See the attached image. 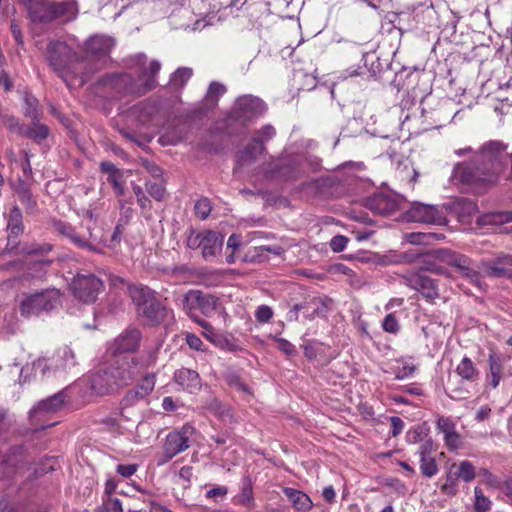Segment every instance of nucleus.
Wrapping results in <instances>:
<instances>
[{
    "mask_svg": "<svg viewBox=\"0 0 512 512\" xmlns=\"http://www.w3.org/2000/svg\"><path fill=\"white\" fill-rule=\"evenodd\" d=\"M265 111L266 105L261 99L247 95L237 99L231 118L243 126H248Z\"/></svg>",
    "mask_w": 512,
    "mask_h": 512,
    "instance_id": "nucleus-10",
    "label": "nucleus"
},
{
    "mask_svg": "<svg viewBox=\"0 0 512 512\" xmlns=\"http://www.w3.org/2000/svg\"><path fill=\"white\" fill-rule=\"evenodd\" d=\"M445 445L451 451L457 450L462 446V438L455 430L444 436Z\"/></svg>",
    "mask_w": 512,
    "mask_h": 512,
    "instance_id": "nucleus-52",
    "label": "nucleus"
},
{
    "mask_svg": "<svg viewBox=\"0 0 512 512\" xmlns=\"http://www.w3.org/2000/svg\"><path fill=\"white\" fill-rule=\"evenodd\" d=\"M436 427L444 436L456 429L454 421L444 416L438 418Z\"/></svg>",
    "mask_w": 512,
    "mask_h": 512,
    "instance_id": "nucleus-57",
    "label": "nucleus"
},
{
    "mask_svg": "<svg viewBox=\"0 0 512 512\" xmlns=\"http://www.w3.org/2000/svg\"><path fill=\"white\" fill-rule=\"evenodd\" d=\"M52 250V246L48 243L32 244L23 248V252L28 255H44Z\"/></svg>",
    "mask_w": 512,
    "mask_h": 512,
    "instance_id": "nucleus-59",
    "label": "nucleus"
},
{
    "mask_svg": "<svg viewBox=\"0 0 512 512\" xmlns=\"http://www.w3.org/2000/svg\"><path fill=\"white\" fill-rule=\"evenodd\" d=\"M401 278L406 286L420 292L425 298L439 297L438 283L435 279L414 271L403 274Z\"/></svg>",
    "mask_w": 512,
    "mask_h": 512,
    "instance_id": "nucleus-17",
    "label": "nucleus"
},
{
    "mask_svg": "<svg viewBox=\"0 0 512 512\" xmlns=\"http://www.w3.org/2000/svg\"><path fill=\"white\" fill-rule=\"evenodd\" d=\"M436 446L431 439L425 440L419 447L417 453L420 457H434Z\"/></svg>",
    "mask_w": 512,
    "mask_h": 512,
    "instance_id": "nucleus-60",
    "label": "nucleus"
},
{
    "mask_svg": "<svg viewBox=\"0 0 512 512\" xmlns=\"http://www.w3.org/2000/svg\"><path fill=\"white\" fill-rule=\"evenodd\" d=\"M206 409L221 419L230 416L229 409L217 399L210 400L206 404Z\"/></svg>",
    "mask_w": 512,
    "mask_h": 512,
    "instance_id": "nucleus-43",
    "label": "nucleus"
},
{
    "mask_svg": "<svg viewBox=\"0 0 512 512\" xmlns=\"http://www.w3.org/2000/svg\"><path fill=\"white\" fill-rule=\"evenodd\" d=\"M103 288V282L91 273H78L70 283L73 295L83 303H92Z\"/></svg>",
    "mask_w": 512,
    "mask_h": 512,
    "instance_id": "nucleus-9",
    "label": "nucleus"
},
{
    "mask_svg": "<svg viewBox=\"0 0 512 512\" xmlns=\"http://www.w3.org/2000/svg\"><path fill=\"white\" fill-rule=\"evenodd\" d=\"M155 360V352H151L145 360H141L137 357L124 356L109 365L111 378L116 390L118 391L129 385L145 368L154 364Z\"/></svg>",
    "mask_w": 512,
    "mask_h": 512,
    "instance_id": "nucleus-3",
    "label": "nucleus"
},
{
    "mask_svg": "<svg viewBox=\"0 0 512 512\" xmlns=\"http://www.w3.org/2000/svg\"><path fill=\"white\" fill-rule=\"evenodd\" d=\"M194 432L193 426L185 424L179 430L168 433L163 443L162 454L158 458V465L168 463L173 457L187 450Z\"/></svg>",
    "mask_w": 512,
    "mask_h": 512,
    "instance_id": "nucleus-8",
    "label": "nucleus"
},
{
    "mask_svg": "<svg viewBox=\"0 0 512 512\" xmlns=\"http://www.w3.org/2000/svg\"><path fill=\"white\" fill-rule=\"evenodd\" d=\"M444 260H446L447 265L455 267L459 274L475 287L480 290L486 289V284L483 282V278L485 277L483 270L472 267L471 260L467 256L454 252V256L449 255Z\"/></svg>",
    "mask_w": 512,
    "mask_h": 512,
    "instance_id": "nucleus-15",
    "label": "nucleus"
},
{
    "mask_svg": "<svg viewBox=\"0 0 512 512\" xmlns=\"http://www.w3.org/2000/svg\"><path fill=\"white\" fill-rule=\"evenodd\" d=\"M46 58L52 69L60 76L66 73L77 74V65L83 61L66 43L60 41L49 42Z\"/></svg>",
    "mask_w": 512,
    "mask_h": 512,
    "instance_id": "nucleus-5",
    "label": "nucleus"
},
{
    "mask_svg": "<svg viewBox=\"0 0 512 512\" xmlns=\"http://www.w3.org/2000/svg\"><path fill=\"white\" fill-rule=\"evenodd\" d=\"M138 314L146 319L147 324L158 325L167 318L169 311L161 302L154 298V300L144 306Z\"/></svg>",
    "mask_w": 512,
    "mask_h": 512,
    "instance_id": "nucleus-27",
    "label": "nucleus"
},
{
    "mask_svg": "<svg viewBox=\"0 0 512 512\" xmlns=\"http://www.w3.org/2000/svg\"><path fill=\"white\" fill-rule=\"evenodd\" d=\"M331 300L328 298H317L314 297L311 299L312 308L315 311V317L325 316L328 311V303Z\"/></svg>",
    "mask_w": 512,
    "mask_h": 512,
    "instance_id": "nucleus-49",
    "label": "nucleus"
},
{
    "mask_svg": "<svg viewBox=\"0 0 512 512\" xmlns=\"http://www.w3.org/2000/svg\"><path fill=\"white\" fill-rule=\"evenodd\" d=\"M174 381L183 390L189 393H195L201 388V379L195 370L181 368L174 373Z\"/></svg>",
    "mask_w": 512,
    "mask_h": 512,
    "instance_id": "nucleus-26",
    "label": "nucleus"
},
{
    "mask_svg": "<svg viewBox=\"0 0 512 512\" xmlns=\"http://www.w3.org/2000/svg\"><path fill=\"white\" fill-rule=\"evenodd\" d=\"M52 250V246L48 243L32 244L23 248V252L28 255H44Z\"/></svg>",
    "mask_w": 512,
    "mask_h": 512,
    "instance_id": "nucleus-58",
    "label": "nucleus"
},
{
    "mask_svg": "<svg viewBox=\"0 0 512 512\" xmlns=\"http://www.w3.org/2000/svg\"><path fill=\"white\" fill-rule=\"evenodd\" d=\"M122 179L123 173L121 170L112 175H109L107 178L108 182L112 184L114 191L118 196H123L125 193L124 182Z\"/></svg>",
    "mask_w": 512,
    "mask_h": 512,
    "instance_id": "nucleus-50",
    "label": "nucleus"
},
{
    "mask_svg": "<svg viewBox=\"0 0 512 512\" xmlns=\"http://www.w3.org/2000/svg\"><path fill=\"white\" fill-rule=\"evenodd\" d=\"M130 297L137 306V311H141L144 306L154 300V292L145 286H131L129 288Z\"/></svg>",
    "mask_w": 512,
    "mask_h": 512,
    "instance_id": "nucleus-33",
    "label": "nucleus"
},
{
    "mask_svg": "<svg viewBox=\"0 0 512 512\" xmlns=\"http://www.w3.org/2000/svg\"><path fill=\"white\" fill-rule=\"evenodd\" d=\"M506 163V145L497 140L489 141L475 153L472 162L455 166L452 180L478 190L496 182Z\"/></svg>",
    "mask_w": 512,
    "mask_h": 512,
    "instance_id": "nucleus-1",
    "label": "nucleus"
},
{
    "mask_svg": "<svg viewBox=\"0 0 512 512\" xmlns=\"http://www.w3.org/2000/svg\"><path fill=\"white\" fill-rule=\"evenodd\" d=\"M25 104V115L31 118L32 120H38L41 115V111L38 107L37 99H35L34 97L27 96L25 98Z\"/></svg>",
    "mask_w": 512,
    "mask_h": 512,
    "instance_id": "nucleus-47",
    "label": "nucleus"
},
{
    "mask_svg": "<svg viewBox=\"0 0 512 512\" xmlns=\"http://www.w3.org/2000/svg\"><path fill=\"white\" fill-rule=\"evenodd\" d=\"M88 237L80 235L72 226L71 232L66 237L71 244L79 249L88 250L94 253L103 254V250L99 248L100 244L108 245L104 238V234L95 222L86 226Z\"/></svg>",
    "mask_w": 512,
    "mask_h": 512,
    "instance_id": "nucleus-13",
    "label": "nucleus"
},
{
    "mask_svg": "<svg viewBox=\"0 0 512 512\" xmlns=\"http://www.w3.org/2000/svg\"><path fill=\"white\" fill-rule=\"evenodd\" d=\"M482 224H499L512 222V211L503 214H487L480 218Z\"/></svg>",
    "mask_w": 512,
    "mask_h": 512,
    "instance_id": "nucleus-45",
    "label": "nucleus"
},
{
    "mask_svg": "<svg viewBox=\"0 0 512 512\" xmlns=\"http://www.w3.org/2000/svg\"><path fill=\"white\" fill-rule=\"evenodd\" d=\"M65 395L63 392L54 394L40 401L30 412L31 415L54 413L63 407Z\"/></svg>",
    "mask_w": 512,
    "mask_h": 512,
    "instance_id": "nucleus-30",
    "label": "nucleus"
},
{
    "mask_svg": "<svg viewBox=\"0 0 512 512\" xmlns=\"http://www.w3.org/2000/svg\"><path fill=\"white\" fill-rule=\"evenodd\" d=\"M22 136L31 138L35 141H42L48 136V128L43 124L33 123L31 126H25L22 130Z\"/></svg>",
    "mask_w": 512,
    "mask_h": 512,
    "instance_id": "nucleus-39",
    "label": "nucleus"
},
{
    "mask_svg": "<svg viewBox=\"0 0 512 512\" xmlns=\"http://www.w3.org/2000/svg\"><path fill=\"white\" fill-rule=\"evenodd\" d=\"M155 387V374L147 373L134 389L129 390L123 400L124 406H133L137 402L145 399Z\"/></svg>",
    "mask_w": 512,
    "mask_h": 512,
    "instance_id": "nucleus-21",
    "label": "nucleus"
},
{
    "mask_svg": "<svg viewBox=\"0 0 512 512\" xmlns=\"http://www.w3.org/2000/svg\"><path fill=\"white\" fill-rule=\"evenodd\" d=\"M283 492L296 510L309 512L312 509L313 502L306 493L290 487L284 488Z\"/></svg>",
    "mask_w": 512,
    "mask_h": 512,
    "instance_id": "nucleus-31",
    "label": "nucleus"
},
{
    "mask_svg": "<svg viewBox=\"0 0 512 512\" xmlns=\"http://www.w3.org/2000/svg\"><path fill=\"white\" fill-rule=\"evenodd\" d=\"M16 195L20 203L24 206L25 212L28 215H34L38 213V204L33 197L30 188L21 183L16 189Z\"/></svg>",
    "mask_w": 512,
    "mask_h": 512,
    "instance_id": "nucleus-34",
    "label": "nucleus"
},
{
    "mask_svg": "<svg viewBox=\"0 0 512 512\" xmlns=\"http://www.w3.org/2000/svg\"><path fill=\"white\" fill-rule=\"evenodd\" d=\"M132 190L137 198V202L141 209L149 211L151 208V201L149 198L145 195L142 187L139 185H132Z\"/></svg>",
    "mask_w": 512,
    "mask_h": 512,
    "instance_id": "nucleus-54",
    "label": "nucleus"
},
{
    "mask_svg": "<svg viewBox=\"0 0 512 512\" xmlns=\"http://www.w3.org/2000/svg\"><path fill=\"white\" fill-rule=\"evenodd\" d=\"M52 227H53L54 232H56L57 234H59L60 236H62L65 239L69 235V232H71V229H72L71 224L61 221V220L53 221Z\"/></svg>",
    "mask_w": 512,
    "mask_h": 512,
    "instance_id": "nucleus-61",
    "label": "nucleus"
},
{
    "mask_svg": "<svg viewBox=\"0 0 512 512\" xmlns=\"http://www.w3.org/2000/svg\"><path fill=\"white\" fill-rule=\"evenodd\" d=\"M492 506L491 500L486 497L482 489L478 486L474 488V511L488 512Z\"/></svg>",
    "mask_w": 512,
    "mask_h": 512,
    "instance_id": "nucleus-40",
    "label": "nucleus"
},
{
    "mask_svg": "<svg viewBox=\"0 0 512 512\" xmlns=\"http://www.w3.org/2000/svg\"><path fill=\"white\" fill-rule=\"evenodd\" d=\"M348 238L343 235H336L330 241V248L333 252H341L345 249Z\"/></svg>",
    "mask_w": 512,
    "mask_h": 512,
    "instance_id": "nucleus-62",
    "label": "nucleus"
},
{
    "mask_svg": "<svg viewBox=\"0 0 512 512\" xmlns=\"http://www.w3.org/2000/svg\"><path fill=\"white\" fill-rule=\"evenodd\" d=\"M382 328L385 332L396 334L399 329V322L394 313H389L382 321Z\"/></svg>",
    "mask_w": 512,
    "mask_h": 512,
    "instance_id": "nucleus-53",
    "label": "nucleus"
},
{
    "mask_svg": "<svg viewBox=\"0 0 512 512\" xmlns=\"http://www.w3.org/2000/svg\"><path fill=\"white\" fill-rule=\"evenodd\" d=\"M8 242H16L24 233L23 214L18 205H13L6 214Z\"/></svg>",
    "mask_w": 512,
    "mask_h": 512,
    "instance_id": "nucleus-25",
    "label": "nucleus"
},
{
    "mask_svg": "<svg viewBox=\"0 0 512 512\" xmlns=\"http://www.w3.org/2000/svg\"><path fill=\"white\" fill-rule=\"evenodd\" d=\"M141 333L136 328H129L120 334L113 343L114 353L133 352L138 349Z\"/></svg>",
    "mask_w": 512,
    "mask_h": 512,
    "instance_id": "nucleus-23",
    "label": "nucleus"
},
{
    "mask_svg": "<svg viewBox=\"0 0 512 512\" xmlns=\"http://www.w3.org/2000/svg\"><path fill=\"white\" fill-rule=\"evenodd\" d=\"M302 168L297 157H282L272 160L265 168V175L269 178L291 180L302 175Z\"/></svg>",
    "mask_w": 512,
    "mask_h": 512,
    "instance_id": "nucleus-14",
    "label": "nucleus"
},
{
    "mask_svg": "<svg viewBox=\"0 0 512 512\" xmlns=\"http://www.w3.org/2000/svg\"><path fill=\"white\" fill-rule=\"evenodd\" d=\"M31 470V461L23 446H15L5 455H0V479L25 476Z\"/></svg>",
    "mask_w": 512,
    "mask_h": 512,
    "instance_id": "nucleus-6",
    "label": "nucleus"
},
{
    "mask_svg": "<svg viewBox=\"0 0 512 512\" xmlns=\"http://www.w3.org/2000/svg\"><path fill=\"white\" fill-rule=\"evenodd\" d=\"M370 207L379 214L390 215L397 210V202L385 195H378L370 202Z\"/></svg>",
    "mask_w": 512,
    "mask_h": 512,
    "instance_id": "nucleus-36",
    "label": "nucleus"
},
{
    "mask_svg": "<svg viewBox=\"0 0 512 512\" xmlns=\"http://www.w3.org/2000/svg\"><path fill=\"white\" fill-rule=\"evenodd\" d=\"M479 476L482 478V483L488 488L502 489L503 480H500L497 476L492 474L488 469H481Z\"/></svg>",
    "mask_w": 512,
    "mask_h": 512,
    "instance_id": "nucleus-44",
    "label": "nucleus"
},
{
    "mask_svg": "<svg viewBox=\"0 0 512 512\" xmlns=\"http://www.w3.org/2000/svg\"><path fill=\"white\" fill-rule=\"evenodd\" d=\"M457 480L455 474L450 470L446 477V482L442 485L441 490L447 495H455L457 493Z\"/></svg>",
    "mask_w": 512,
    "mask_h": 512,
    "instance_id": "nucleus-55",
    "label": "nucleus"
},
{
    "mask_svg": "<svg viewBox=\"0 0 512 512\" xmlns=\"http://www.w3.org/2000/svg\"><path fill=\"white\" fill-rule=\"evenodd\" d=\"M253 501V491L250 482L243 484L241 492L235 497V502L244 506H250Z\"/></svg>",
    "mask_w": 512,
    "mask_h": 512,
    "instance_id": "nucleus-46",
    "label": "nucleus"
},
{
    "mask_svg": "<svg viewBox=\"0 0 512 512\" xmlns=\"http://www.w3.org/2000/svg\"><path fill=\"white\" fill-rule=\"evenodd\" d=\"M276 134L272 125H265L260 128L247 147L240 152L237 159V166L244 167L257 160L259 155L265 151V143L271 140Z\"/></svg>",
    "mask_w": 512,
    "mask_h": 512,
    "instance_id": "nucleus-11",
    "label": "nucleus"
},
{
    "mask_svg": "<svg viewBox=\"0 0 512 512\" xmlns=\"http://www.w3.org/2000/svg\"><path fill=\"white\" fill-rule=\"evenodd\" d=\"M76 364L73 351L65 346L59 348L50 357L41 356L32 363L34 375L49 378L67 372Z\"/></svg>",
    "mask_w": 512,
    "mask_h": 512,
    "instance_id": "nucleus-4",
    "label": "nucleus"
},
{
    "mask_svg": "<svg viewBox=\"0 0 512 512\" xmlns=\"http://www.w3.org/2000/svg\"><path fill=\"white\" fill-rule=\"evenodd\" d=\"M420 470L428 478L435 476L439 471L435 457H420Z\"/></svg>",
    "mask_w": 512,
    "mask_h": 512,
    "instance_id": "nucleus-42",
    "label": "nucleus"
},
{
    "mask_svg": "<svg viewBox=\"0 0 512 512\" xmlns=\"http://www.w3.org/2000/svg\"><path fill=\"white\" fill-rule=\"evenodd\" d=\"M195 213L196 215L204 220L206 219L211 212V203L208 198H201L195 203Z\"/></svg>",
    "mask_w": 512,
    "mask_h": 512,
    "instance_id": "nucleus-51",
    "label": "nucleus"
},
{
    "mask_svg": "<svg viewBox=\"0 0 512 512\" xmlns=\"http://www.w3.org/2000/svg\"><path fill=\"white\" fill-rule=\"evenodd\" d=\"M449 255L454 256V252L446 249H436L426 254H420V270L447 276L448 272L441 264H446L444 259Z\"/></svg>",
    "mask_w": 512,
    "mask_h": 512,
    "instance_id": "nucleus-20",
    "label": "nucleus"
},
{
    "mask_svg": "<svg viewBox=\"0 0 512 512\" xmlns=\"http://www.w3.org/2000/svg\"><path fill=\"white\" fill-rule=\"evenodd\" d=\"M219 306V299L200 290H189L182 298L183 310L193 318L192 313L199 310L205 316L212 315Z\"/></svg>",
    "mask_w": 512,
    "mask_h": 512,
    "instance_id": "nucleus-12",
    "label": "nucleus"
},
{
    "mask_svg": "<svg viewBox=\"0 0 512 512\" xmlns=\"http://www.w3.org/2000/svg\"><path fill=\"white\" fill-rule=\"evenodd\" d=\"M451 213L462 223H469L470 219L477 213V204L470 199H456L450 206Z\"/></svg>",
    "mask_w": 512,
    "mask_h": 512,
    "instance_id": "nucleus-28",
    "label": "nucleus"
},
{
    "mask_svg": "<svg viewBox=\"0 0 512 512\" xmlns=\"http://www.w3.org/2000/svg\"><path fill=\"white\" fill-rule=\"evenodd\" d=\"M456 373L461 377V379L470 383L477 382L479 379L478 369L475 367L472 360L467 356L463 357L460 363L457 365Z\"/></svg>",
    "mask_w": 512,
    "mask_h": 512,
    "instance_id": "nucleus-35",
    "label": "nucleus"
},
{
    "mask_svg": "<svg viewBox=\"0 0 512 512\" xmlns=\"http://www.w3.org/2000/svg\"><path fill=\"white\" fill-rule=\"evenodd\" d=\"M453 469H455V472L453 473L456 478L461 479L466 483L473 481L476 477V469L470 461L463 460L458 465L453 464L451 466V470Z\"/></svg>",
    "mask_w": 512,
    "mask_h": 512,
    "instance_id": "nucleus-38",
    "label": "nucleus"
},
{
    "mask_svg": "<svg viewBox=\"0 0 512 512\" xmlns=\"http://www.w3.org/2000/svg\"><path fill=\"white\" fill-rule=\"evenodd\" d=\"M409 220L427 224L444 225L446 216L444 212L436 206L415 203L407 212Z\"/></svg>",
    "mask_w": 512,
    "mask_h": 512,
    "instance_id": "nucleus-18",
    "label": "nucleus"
},
{
    "mask_svg": "<svg viewBox=\"0 0 512 512\" xmlns=\"http://www.w3.org/2000/svg\"><path fill=\"white\" fill-rule=\"evenodd\" d=\"M147 192L157 201H161L165 196V187L162 182H146Z\"/></svg>",
    "mask_w": 512,
    "mask_h": 512,
    "instance_id": "nucleus-48",
    "label": "nucleus"
},
{
    "mask_svg": "<svg viewBox=\"0 0 512 512\" xmlns=\"http://www.w3.org/2000/svg\"><path fill=\"white\" fill-rule=\"evenodd\" d=\"M192 69L188 67L178 68L171 76L170 83L173 87L182 88L192 77Z\"/></svg>",
    "mask_w": 512,
    "mask_h": 512,
    "instance_id": "nucleus-41",
    "label": "nucleus"
},
{
    "mask_svg": "<svg viewBox=\"0 0 512 512\" xmlns=\"http://www.w3.org/2000/svg\"><path fill=\"white\" fill-rule=\"evenodd\" d=\"M138 78L135 80L129 74H112L99 78V86L108 87L117 92H125L135 95H144L156 86V75L161 69L157 60L149 61L145 54H136L131 57Z\"/></svg>",
    "mask_w": 512,
    "mask_h": 512,
    "instance_id": "nucleus-2",
    "label": "nucleus"
},
{
    "mask_svg": "<svg viewBox=\"0 0 512 512\" xmlns=\"http://www.w3.org/2000/svg\"><path fill=\"white\" fill-rule=\"evenodd\" d=\"M223 237L214 231L202 232V255L205 259L214 257L222 248Z\"/></svg>",
    "mask_w": 512,
    "mask_h": 512,
    "instance_id": "nucleus-29",
    "label": "nucleus"
},
{
    "mask_svg": "<svg viewBox=\"0 0 512 512\" xmlns=\"http://www.w3.org/2000/svg\"><path fill=\"white\" fill-rule=\"evenodd\" d=\"M227 493L228 489L226 486H216L207 491L206 497L213 499L214 501H218L219 499L224 498Z\"/></svg>",
    "mask_w": 512,
    "mask_h": 512,
    "instance_id": "nucleus-64",
    "label": "nucleus"
},
{
    "mask_svg": "<svg viewBox=\"0 0 512 512\" xmlns=\"http://www.w3.org/2000/svg\"><path fill=\"white\" fill-rule=\"evenodd\" d=\"M113 46V38L105 35H94L85 42V59L87 61L105 59Z\"/></svg>",
    "mask_w": 512,
    "mask_h": 512,
    "instance_id": "nucleus-19",
    "label": "nucleus"
},
{
    "mask_svg": "<svg viewBox=\"0 0 512 512\" xmlns=\"http://www.w3.org/2000/svg\"><path fill=\"white\" fill-rule=\"evenodd\" d=\"M29 19L34 23L51 22L50 2L47 0H21Z\"/></svg>",
    "mask_w": 512,
    "mask_h": 512,
    "instance_id": "nucleus-22",
    "label": "nucleus"
},
{
    "mask_svg": "<svg viewBox=\"0 0 512 512\" xmlns=\"http://www.w3.org/2000/svg\"><path fill=\"white\" fill-rule=\"evenodd\" d=\"M76 10L74 1L50 2L51 21L61 17H71L76 14Z\"/></svg>",
    "mask_w": 512,
    "mask_h": 512,
    "instance_id": "nucleus-37",
    "label": "nucleus"
},
{
    "mask_svg": "<svg viewBox=\"0 0 512 512\" xmlns=\"http://www.w3.org/2000/svg\"><path fill=\"white\" fill-rule=\"evenodd\" d=\"M273 310L268 305H260L255 311V318L260 323H267L273 317Z\"/></svg>",
    "mask_w": 512,
    "mask_h": 512,
    "instance_id": "nucleus-56",
    "label": "nucleus"
},
{
    "mask_svg": "<svg viewBox=\"0 0 512 512\" xmlns=\"http://www.w3.org/2000/svg\"><path fill=\"white\" fill-rule=\"evenodd\" d=\"M60 299L61 294L57 289L30 294L20 302V312L26 317L39 315L58 307L61 303Z\"/></svg>",
    "mask_w": 512,
    "mask_h": 512,
    "instance_id": "nucleus-7",
    "label": "nucleus"
},
{
    "mask_svg": "<svg viewBox=\"0 0 512 512\" xmlns=\"http://www.w3.org/2000/svg\"><path fill=\"white\" fill-rule=\"evenodd\" d=\"M477 268L483 270V275L491 278L512 277V255L499 253L493 259L481 260Z\"/></svg>",
    "mask_w": 512,
    "mask_h": 512,
    "instance_id": "nucleus-16",
    "label": "nucleus"
},
{
    "mask_svg": "<svg viewBox=\"0 0 512 512\" xmlns=\"http://www.w3.org/2000/svg\"><path fill=\"white\" fill-rule=\"evenodd\" d=\"M489 374L487 375V383L493 389L499 386L502 378L503 364L502 359L495 353H491L488 358Z\"/></svg>",
    "mask_w": 512,
    "mask_h": 512,
    "instance_id": "nucleus-32",
    "label": "nucleus"
},
{
    "mask_svg": "<svg viewBox=\"0 0 512 512\" xmlns=\"http://www.w3.org/2000/svg\"><path fill=\"white\" fill-rule=\"evenodd\" d=\"M91 388L100 395L116 392L109 366L101 368L91 376Z\"/></svg>",
    "mask_w": 512,
    "mask_h": 512,
    "instance_id": "nucleus-24",
    "label": "nucleus"
},
{
    "mask_svg": "<svg viewBox=\"0 0 512 512\" xmlns=\"http://www.w3.org/2000/svg\"><path fill=\"white\" fill-rule=\"evenodd\" d=\"M226 88L223 84L218 82H212L209 86L207 96L212 100H217L219 96L223 95Z\"/></svg>",
    "mask_w": 512,
    "mask_h": 512,
    "instance_id": "nucleus-63",
    "label": "nucleus"
}]
</instances>
